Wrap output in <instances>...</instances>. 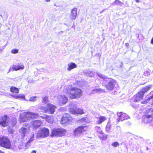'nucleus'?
Listing matches in <instances>:
<instances>
[{
    "label": "nucleus",
    "mask_w": 153,
    "mask_h": 153,
    "mask_svg": "<svg viewBox=\"0 0 153 153\" xmlns=\"http://www.w3.org/2000/svg\"><path fill=\"white\" fill-rule=\"evenodd\" d=\"M98 76L101 79H102L104 81L106 82V87L107 89L111 90L113 89L115 84L116 82L113 79L108 77H107L105 76L100 74H98Z\"/></svg>",
    "instance_id": "obj_1"
},
{
    "label": "nucleus",
    "mask_w": 153,
    "mask_h": 153,
    "mask_svg": "<svg viewBox=\"0 0 153 153\" xmlns=\"http://www.w3.org/2000/svg\"><path fill=\"white\" fill-rule=\"evenodd\" d=\"M82 92L79 89L73 88L68 91V96L71 99L78 98L82 95Z\"/></svg>",
    "instance_id": "obj_2"
},
{
    "label": "nucleus",
    "mask_w": 153,
    "mask_h": 153,
    "mask_svg": "<svg viewBox=\"0 0 153 153\" xmlns=\"http://www.w3.org/2000/svg\"><path fill=\"white\" fill-rule=\"evenodd\" d=\"M0 146L7 149H10L12 148L10 139L6 137L2 136L0 137Z\"/></svg>",
    "instance_id": "obj_3"
},
{
    "label": "nucleus",
    "mask_w": 153,
    "mask_h": 153,
    "mask_svg": "<svg viewBox=\"0 0 153 153\" xmlns=\"http://www.w3.org/2000/svg\"><path fill=\"white\" fill-rule=\"evenodd\" d=\"M56 107L52 104L49 103L47 105V107L42 106L40 109L45 113L53 114L55 111Z\"/></svg>",
    "instance_id": "obj_4"
},
{
    "label": "nucleus",
    "mask_w": 153,
    "mask_h": 153,
    "mask_svg": "<svg viewBox=\"0 0 153 153\" xmlns=\"http://www.w3.org/2000/svg\"><path fill=\"white\" fill-rule=\"evenodd\" d=\"M66 131L62 128H54L51 131V137H61L66 133Z\"/></svg>",
    "instance_id": "obj_5"
},
{
    "label": "nucleus",
    "mask_w": 153,
    "mask_h": 153,
    "mask_svg": "<svg viewBox=\"0 0 153 153\" xmlns=\"http://www.w3.org/2000/svg\"><path fill=\"white\" fill-rule=\"evenodd\" d=\"M70 105V108L69 109V111L71 113L74 114H82L84 113L82 109L77 108L75 104H72Z\"/></svg>",
    "instance_id": "obj_6"
},
{
    "label": "nucleus",
    "mask_w": 153,
    "mask_h": 153,
    "mask_svg": "<svg viewBox=\"0 0 153 153\" xmlns=\"http://www.w3.org/2000/svg\"><path fill=\"white\" fill-rule=\"evenodd\" d=\"M87 129L85 126H81L75 129L73 131L74 135L76 137H79L81 135V134Z\"/></svg>",
    "instance_id": "obj_7"
},
{
    "label": "nucleus",
    "mask_w": 153,
    "mask_h": 153,
    "mask_svg": "<svg viewBox=\"0 0 153 153\" xmlns=\"http://www.w3.org/2000/svg\"><path fill=\"white\" fill-rule=\"evenodd\" d=\"M38 134L41 137H47L49 135V130L47 128L42 127L38 131Z\"/></svg>",
    "instance_id": "obj_8"
},
{
    "label": "nucleus",
    "mask_w": 153,
    "mask_h": 153,
    "mask_svg": "<svg viewBox=\"0 0 153 153\" xmlns=\"http://www.w3.org/2000/svg\"><path fill=\"white\" fill-rule=\"evenodd\" d=\"M29 115L28 112H24L21 114L19 116V122L24 123L29 120Z\"/></svg>",
    "instance_id": "obj_9"
},
{
    "label": "nucleus",
    "mask_w": 153,
    "mask_h": 153,
    "mask_svg": "<svg viewBox=\"0 0 153 153\" xmlns=\"http://www.w3.org/2000/svg\"><path fill=\"white\" fill-rule=\"evenodd\" d=\"M8 117L6 115L1 116L0 117V125L3 127H6L8 125V122L7 121Z\"/></svg>",
    "instance_id": "obj_10"
},
{
    "label": "nucleus",
    "mask_w": 153,
    "mask_h": 153,
    "mask_svg": "<svg viewBox=\"0 0 153 153\" xmlns=\"http://www.w3.org/2000/svg\"><path fill=\"white\" fill-rule=\"evenodd\" d=\"M117 114L118 117V121H122L129 118V117L127 114L122 112H117Z\"/></svg>",
    "instance_id": "obj_11"
},
{
    "label": "nucleus",
    "mask_w": 153,
    "mask_h": 153,
    "mask_svg": "<svg viewBox=\"0 0 153 153\" xmlns=\"http://www.w3.org/2000/svg\"><path fill=\"white\" fill-rule=\"evenodd\" d=\"M42 124V121L39 120L33 121L31 123V125L34 129H37L41 126Z\"/></svg>",
    "instance_id": "obj_12"
},
{
    "label": "nucleus",
    "mask_w": 153,
    "mask_h": 153,
    "mask_svg": "<svg viewBox=\"0 0 153 153\" xmlns=\"http://www.w3.org/2000/svg\"><path fill=\"white\" fill-rule=\"evenodd\" d=\"M147 99L144 101L143 102H142V103L146 104L149 102L150 100L153 99L152 101V104L153 105V91H152L148 95L146 96Z\"/></svg>",
    "instance_id": "obj_13"
},
{
    "label": "nucleus",
    "mask_w": 153,
    "mask_h": 153,
    "mask_svg": "<svg viewBox=\"0 0 153 153\" xmlns=\"http://www.w3.org/2000/svg\"><path fill=\"white\" fill-rule=\"evenodd\" d=\"M77 14V9L74 8L71 11L70 18L71 20L72 21L75 19Z\"/></svg>",
    "instance_id": "obj_14"
},
{
    "label": "nucleus",
    "mask_w": 153,
    "mask_h": 153,
    "mask_svg": "<svg viewBox=\"0 0 153 153\" xmlns=\"http://www.w3.org/2000/svg\"><path fill=\"white\" fill-rule=\"evenodd\" d=\"M152 119L153 118H152L151 117H149V116L144 114L142 117V121L144 123L148 124L150 123Z\"/></svg>",
    "instance_id": "obj_15"
},
{
    "label": "nucleus",
    "mask_w": 153,
    "mask_h": 153,
    "mask_svg": "<svg viewBox=\"0 0 153 153\" xmlns=\"http://www.w3.org/2000/svg\"><path fill=\"white\" fill-rule=\"evenodd\" d=\"M24 66L22 63H18L13 65L12 66L13 69L17 71L20 69H23L24 68Z\"/></svg>",
    "instance_id": "obj_16"
},
{
    "label": "nucleus",
    "mask_w": 153,
    "mask_h": 153,
    "mask_svg": "<svg viewBox=\"0 0 153 153\" xmlns=\"http://www.w3.org/2000/svg\"><path fill=\"white\" fill-rule=\"evenodd\" d=\"M29 115V119H36L39 117V115L37 113H33L31 112H28Z\"/></svg>",
    "instance_id": "obj_17"
},
{
    "label": "nucleus",
    "mask_w": 153,
    "mask_h": 153,
    "mask_svg": "<svg viewBox=\"0 0 153 153\" xmlns=\"http://www.w3.org/2000/svg\"><path fill=\"white\" fill-rule=\"evenodd\" d=\"M143 95L142 93L139 92L134 96V100L136 102H138L142 100L143 97Z\"/></svg>",
    "instance_id": "obj_18"
},
{
    "label": "nucleus",
    "mask_w": 153,
    "mask_h": 153,
    "mask_svg": "<svg viewBox=\"0 0 153 153\" xmlns=\"http://www.w3.org/2000/svg\"><path fill=\"white\" fill-rule=\"evenodd\" d=\"M152 86V85H149L143 88L141 91H140L141 93L143 95L144 94L149 90Z\"/></svg>",
    "instance_id": "obj_19"
},
{
    "label": "nucleus",
    "mask_w": 153,
    "mask_h": 153,
    "mask_svg": "<svg viewBox=\"0 0 153 153\" xmlns=\"http://www.w3.org/2000/svg\"><path fill=\"white\" fill-rule=\"evenodd\" d=\"M97 120L96 122L97 124H100L105 121L106 120V118L104 116H101L97 117Z\"/></svg>",
    "instance_id": "obj_20"
},
{
    "label": "nucleus",
    "mask_w": 153,
    "mask_h": 153,
    "mask_svg": "<svg viewBox=\"0 0 153 153\" xmlns=\"http://www.w3.org/2000/svg\"><path fill=\"white\" fill-rule=\"evenodd\" d=\"M144 114L146 115L149 117H152L153 118V109L151 108L149 109L147 108L146 112Z\"/></svg>",
    "instance_id": "obj_21"
},
{
    "label": "nucleus",
    "mask_w": 153,
    "mask_h": 153,
    "mask_svg": "<svg viewBox=\"0 0 153 153\" xmlns=\"http://www.w3.org/2000/svg\"><path fill=\"white\" fill-rule=\"evenodd\" d=\"M105 91L104 89H101L100 88L94 89L92 90V92L90 93V94H94L96 93H100L102 92H104Z\"/></svg>",
    "instance_id": "obj_22"
},
{
    "label": "nucleus",
    "mask_w": 153,
    "mask_h": 153,
    "mask_svg": "<svg viewBox=\"0 0 153 153\" xmlns=\"http://www.w3.org/2000/svg\"><path fill=\"white\" fill-rule=\"evenodd\" d=\"M79 123L81 124H85L89 122L88 119L87 117H85L83 118L79 121Z\"/></svg>",
    "instance_id": "obj_23"
},
{
    "label": "nucleus",
    "mask_w": 153,
    "mask_h": 153,
    "mask_svg": "<svg viewBox=\"0 0 153 153\" xmlns=\"http://www.w3.org/2000/svg\"><path fill=\"white\" fill-rule=\"evenodd\" d=\"M10 91L12 93L17 94L19 93V89L16 87L11 86L10 88Z\"/></svg>",
    "instance_id": "obj_24"
},
{
    "label": "nucleus",
    "mask_w": 153,
    "mask_h": 153,
    "mask_svg": "<svg viewBox=\"0 0 153 153\" xmlns=\"http://www.w3.org/2000/svg\"><path fill=\"white\" fill-rule=\"evenodd\" d=\"M121 131L120 128L119 126H117L114 128L113 133L115 135H117L118 134L121 133Z\"/></svg>",
    "instance_id": "obj_25"
},
{
    "label": "nucleus",
    "mask_w": 153,
    "mask_h": 153,
    "mask_svg": "<svg viewBox=\"0 0 153 153\" xmlns=\"http://www.w3.org/2000/svg\"><path fill=\"white\" fill-rule=\"evenodd\" d=\"M68 70L71 71V69L76 68V65L74 63H71L68 65Z\"/></svg>",
    "instance_id": "obj_26"
},
{
    "label": "nucleus",
    "mask_w": 153,
    "mask_h": 153,
    "mask_svg": "<svg viewBox=\"0 0 153 153\" xmlns=\"http://www.w3.org/2000/svg\"><path fill=\"white\" fill-rule=\"evenodd\" d=\"M67 98L66 97H62L59 101V103L61 105L65 104L67 102Z\"/></svg>",
    "instance_id": "obj_27"
},
{
    "label": "nucleus",
    "mask_w": 153,
    "mask_h": 153,
    "mask_svg": "<svg viewBox=\"0 0 153 153\" xmlns=\"http://www.w3.org/2000/svg\"><path fill=\"white\" fill-rule=\"evenodd\" d=\"M27 131V129L26 128L22 127L20 129L19 131L21 134H23L24 136H25V134L26 133Z\"/></svg>",
    "instance_id": "obj_28"
},
{
    "label": "nucleus",
    "mask_w": 153,
    "mask_h": 153,
    "mask_svg": "<svg viewBox=\"0 0 153 153\" xmlns=\"http://www.w3.org/2000/svg\"><path fill=\"white\" fill-rule=\"evenodd\" d=\"M67 122V117H62L61 120V123L62 125L65 124Z\"/></svg>",
    "instance_id": "obj_29"
},
{
    "label": "nucleus",
    "mask_w": 153,
    "mask_h": 153,
    "mask_svg": "<svg viewBox=\"0 0 153 153\" xmlns=\"http://www.w3.org/2000/svg\"><path fill=\"white\" fill-rule=\"evenodd\" d=\"M13 97L16 99H25V96L23 95H17L13 96Z\"/></svg>",
    "instance_id": "obj_30"
},
{
    "label": "nucleus",
    "mask_w": 153,
    "mask_h": 153,
    "mask_svg": "<svg viewBox=\"0 0 153 153\" xmlns=\"http://www.w3.org/2000/svg\"><path fill=\"white\" fill-rule=\"evenodd\" d=\"M10 122L11 125L13 126H14L17 123V120L16 118H13L11 119Z\"/></svg>",
    "instance_id": "obj_31"
},
{
    "label": "nucleus",
    "mask_w": 153,
    "mask_h": 153,
    "mask_svg": "<svg viewBox=\"0 0 153 153\" xmlns=\"http://www.w3.org/2000/svg\"><path fill=\"white\" fill-rule=\"evenodd\" d=\"M96 131L100 134H103V132L101 128L99 126H97L95 128Z\"/></svg>",
    "instance_id": "obj_32"
},
{
    "label": "nucleus",
    "mask_w": 153,
    "mask_h": 153,
    "mask_svg": "<svg viewBox=\"0 0 153 153\" xmlns=\"http://www.w3.org/2000/svg\"><path fill=\"white\" fill-rule=\"evenodd\" d=\"M101 135L100 136V138L102 140H105L107 138V136L106 135L104 134L103 133V134H100Z\"/></svg>",
    "instance_id": "obj_33"
},
{
    "label": "nucleus",
    "mask_w": 153,
    "mask_h": 153,
    "mask_svg": "<svg viewBox=\"0 0 153 153\" xmlns=\"http://www.w3.org/2000/svg\"><path fill=\"white\" fill-rule=\"evenodd\" d=\"M86 75L88 76L92 77L94 76V74L93 72L91 71H88L87 72Z\"/></svg>",
    "instance_id": "obj_34"
},
{
    "label": "nucleus",
    "mask_w": 153,
    "mask_h": 153,
    "mask_svg": "<svg viewBox=\"0 0 153 153\" xmlns=\"http://www.w3.org/2000/svg\"><path fill=\"white\" fill-rule=\"evenodd\" d=\"M45 120L48 123H49L51 122V117L48 115H45Z\"/></svg>",
    "instance_id": "obj_35"
},
{
    "label": "nucleus",
    "mask_w": 153,
    "mask_h": 153,
    "mask_svg": "<svg viewBox=\"0 0 153 153\" xmlns=\"http://www.w3.org/2000/svg\"><path fill=\"white\" fill-rule=\"evenodd\" d=\"M119 145V144L117 142H115L113 143L112 144V146L115 147H117Z\"/></svg>",
    "instance_id": "obj_36"
},
{
    "label": "nucleus",
    "mask_w": 153,
    "mask_h": 153,
    "mask_svg": "<svg viewBox=\"0 0 153 153\" xmlns=\"http://www.w3.org/2000/svg\"><path fill=\"white\" fill-rule=\"evenodd\" d=\"M48 101V98L47 97H44L43 100L42 102L44 103H46Z\"/></svg>",
    "instance_id": "obj_37"
},
{
    "label": "nucleus",
    "mask_w": 153,
    "mask_h": 153,
    "mask_svg": "<svg viewBox=\"0 0 153 153\" xmlns=\"http://www.w3.org/2000/svg\"><path fill=\"white\" fill-rule=\"evenodd\" d=\"M11 52L12 53H17L18 52V50L17 49H13L11 50Z\"/></svg>",
    "instance_id": "obj_38"
},
{
    "label": "nucleus",
    "mask_w": 153,
    "mask_h": 153,
    "mask_svg": "<svg viewBox=\"0 0 153 153\" xmlns=\"http://www.w3.org/2000/svg\"><path fill=\"white\" fill-rule=\"evenodd\" d=\"M110 125H107L106 126V131H109L110 130Z\"/></svg>",
    "instance_id": "obj_39"
},
{
    "label": "nucleus",
    "mask_w": 153,
    "mask_h": 153,
    "mask_svg": "<svg viewBox=\"0 0 153 153\" xmlns=\"http://www.w3.org/2000/svg\"><path fill=\"white\" fill-rule=\"evenodd\" d=\"M144 74L145 76H148L149 75H150V73L148 71H146L144 72Z\"/></svg>",
    "instance_id": "obj_40"
},
{
    "label": "nucleus",
    "mask_w": 153,
    "mask_h": 153,
    "mask_svg": "<svg viewBox=\"0 0 153 153\" xmlns=\"http://www.w3.org/2000/svg\"><path fill=\"white\" fill-rule=\"evenodd\" d=\"M36 98V97H32L31 98H30V101H34V99Z\"/></svg>",
    "instance_id": "obj_41"
},
{
    "label": "nucleus",
    "mask_w": 153,
    "mask_h": 153,
    "mask_svg": "<svg viewBox=\"0 0 153 153\" xmlns=\"http://www.w3.org/2000/svg\"><path fill=\"white\" fill-rule=\"evenodd\" d=\"M119 3H120V1H116L115 2V3L116 4H118Z\"/></svg>",
    "instance_id": "obj_42"
},
{
    "label": "nucleus",
    "mask_w": 153,
    "mask_h": 153,
    "mask_svg": "<svg viewBox=\"0 0 153 153\" xmlns=\"http://www.w3.org/2000/svg\"><path fill=\"white\" fill-rule=\"evenodd\" d=\"M68 120H67L68 122L69 120L70 121L71 120V119H72V118H71V117H70V118L69 119H68Z\"/></svg>",
    "instance_id": "obj_43"
},
{
    "label": "nucleus",
    "mask_w": 153,
    "mask_h": 153,
    "mask_svg": "<svg viewBox=\"0 0 153 153\" xmlns=\"http://www.w3.org/2000/svg\"><path fill=\"white\" fill-rule=\"evenodd\" d=\"M31 153H36V152L35 150H33L31 152Z\"/></svg>",
    "instance_id": "obj_44"
},
{
    "label": "nucleus",
    "mask_w": 153,
    "mask_h": 153,
    "mask_svg": "<svg viewBox=\"0 0 153 153\" xmlns=\"http://www.w3.org/2000/svg\"><path fill=\"white\" fill-rule=\"evenodd\" d=\"M41 118H42L43 119H45V117H43L42 116H41L40 117Z\"/></svg>",
    "instance_id": "obj_45"
},
{
    "label": "nucleus",
    "mask_w": 153,
    "mask_h": 153,
    "mask_svg": "<svg viewBox=\"0 0 153 153\" xmlns=\"http://www.w3.org/2000/svg\"><path fill=\"white\" fill-rule=\"evenodd\" d=\"M151 43L152 44H153V37L151 40Z\"/></svg>",
    "instance_id": "obj_46"
},
{
    "label": "nucleus",
    "mask_w": 153,
    "mask_h": 153,
    "mask_svg": "<svg viewBox=\"0 0 153 153\" xmlns=\"http://www.w3.org/2000/svg\"><path fill=\"white\" fill-rule=\"evenodd\" d=\"M0 153H5L4 152L2 151L1 150H0Z\"/></svg>",
    "instance_id": "obj_47"
},
{
    "label": "nucleus",
    "mask_w": 153,
    "mask_h": 153,
    "mask_svg": "<svg viewBox=\"0 0 153 153\" xmlns=\"http://www.w3.org/2000/svg\"><path fill=\"white\" fill-rule=\"evenodd\" d=\"M45 0L46 2H49L50 1V0Z\"/></svg>",
    "instance_id": "obj_48"
},
{
    "label": "nucleus",
    "mask_w": 153,
    "mask_h": 153,
    "mask_svg": "<svg viewBox=\"0 0 153 153\" xmlns=\"http://www.w3.org/2000/svg\"><path fill=\"white\" fill-rule=\"evenodd\" d=\"M135 1L137 2H139L140 1V0H135Z\"/></svg>",
    "instance_id": "obj_49"
},
{
    "label": "nucleus",
    "mask_w": 153,
    "mask_h": 153,
    "mask_svg": "<svg viewBox=\"0 0 153 153\" xmlns=\"http://www.w3.org/2000/svg\"><path fill=\"white\" fill-rule=\"evenodd\" d=\"M126 46H127L128 45V43H126Z\"/></svg>",
    "instance_id": "obj_50"
},
{
    "label": "nucleus",
    "mask_w": 153,
    "mask_h": 153,
    "mask_svg": "<svg viewBox=\"0 0 153 153\" xmlns=\"http://www.w3.org/2000/svg\"><path fill=\"white\" fill-rule=\"evenodd\" d=\"M147 150H148V148H147Z\"/></svg>",
    "instance_id": "obj_51"
},
{
    "label": "nucleus",
    "mask_w": 153,
    "mask_h": 153,
    "mask_svg": "<svg viewBox=\"0 0 153 153\" xmlns=\"http://www.w3.org/2000/svg\"><path fill=\"white\" fill-rule=\"evenodd\" d=\"M0 16H1V17H2V16L1 15H0Z\"/></svg>",
    "instance_id": "obj_52"
}]
</instances>
